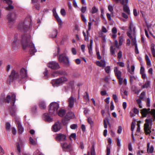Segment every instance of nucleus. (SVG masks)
Wrapping results in <instances>:
<instances>
[{"label": "nucleus", "mask_w": 155, "mask_h": 155, "mask_svg": "<svg viewBox=\"0 0 155 155\" xmlns=\"http://www.w3.org/2000/svg\"><path fill=\"white\" fill-rule=\"evenodd\" d=\"M59 107V104L56 102L51 103L48 106L49 115L45 114V116H49V115L55 116L57 114V110Z\"/></svg>", "instance_id": "f03ea898"}, {"label": "nucleus", "mask_w": 155, "mask_h": 155, "mask_svg": "<svg viewBox=\"0 0 155 155\" xmlns=\"http://www.w3.org/2000/svg\"><path fill=\"white\" fill-rule=\"evenodd\" d=\"M15 119L18 126L19 133L21 134L24 131V128L22 127L19 120L18 119L17 117L15 118Z\"/></svg>", "instance_id": "2eb2a0df"}, {"label": "nucleus", "mask_w": 155, "mask_h": 155, "mask_svg": "<svg viewBox=\"0 0 155 155\" xmlns=\"http://www.w3.org/2000/svg\"><path fill=\"white\" fill-rule=\"evenodd\" d=\"M107 124H108L109 126H110V124L108 119L107 118H106V119L104 120V125L105 128H107Z\"/></svg>", "instance_id": "bb28decb"}, {"label": "nucleus", "mask_w": 155, "mask_h": 155, "mask_svg": "<svg viewBox=\"0 0 155 155\" xmlns=\"http://www.w3.org/2000/svg\"><path fill=\"white\" fill-rule=\"evenodd\" d=\"M110 67L109 66H107V67H106L105 68V72L108 73H109L110 71Z\"/></svg>", "instance_id": "338daca9"}, {"label": "nucleus", "mask_w": 155, "mask_h": 155, "mask_svg": "<svg viewBox=\"0 0 155 155\" xmlns=\"http://www.w3.org/2000/svg\"><path fill=\"white\" fill-rule=\"evenodd\" d=\"M68 79L65 77H62L53 80L51 83L54 86H56L59 84L62 83L67 81Z\"/></svg>", "instance_id": "20e7f679"}, {"label": "nucleus", "mask_w": 155, "mask_h": 155, "mask_svg": "<svg viewBox=\"0 0 155 155\" xmlns=\"http://www.w3.org/2000/svg\"><path fill=\"white\" fill-rule=\"evenodd\" d=\"M28 28V25L25 24L24 22L20 23L18 27V31H26Z\"/></svg>", "instance_id": "6e6552de"}, {"label": "nucleus", "mask_w": 155, "mask_h": 155, "mask_svg": "<svg viewBox=\"0 0 155 155\" xmlns=\"http://www.w3.org/2000/svg\"><path fill=\"white\" fill-rule=\"evenodd\" d=\"M87 35H86L84 31H83V34L84 36L85 40L86 41H88L89 39H88V35L89 34V33L88 32V31H87Z\"/></svg>", "instance_id": "2f4dec72"}, {"label": "nucleus", "mask_w": 155, "mask_h": 155, "mask_svg": "<svg viewBox=\"0 0 155 155\" xmlns=\"http://www.w3.org/2000/svg\"><path fill=\"white\" fill-rule=\"evenodd\" d=\"M123 41V39L122 36H120L119 37V44L120 45H122Z\"/></svg>", "instance_id": "864d4df0"}, {"label": "nucleus", "mask_w": 155, "mask_h": 155, "mask_svg": "<svg viewBox=\"0 0 155 155\" xmlns=\"http://www.w3.org/2000/svg\"><path fill=\"white\" fill-rule=\"evenodd\" d=\"M15 97L16 96L15 94H13L11 96V98L10 95H8L7 96L6 99H4V100L7 103H9L11 100H11L12 101V106H14L15 101Z\"/></svg>", "instance_id": "9b49d317"}, {"label": "nucleus", "mask_w": 155, "mask_h": 155, "mask_svg": "<svg viewBox=\"0 0 155 155\" xmlns=\"http://www.w3.org/2000/svg\"><path fill=\"white\" fill-rule=\"evenodd\" d=\"M117 64L121 67H124V63L123 62H118L117 63Z\"/></svg>", "instance_id": "5fc2aeb1"}, {"label": "nucleus", "mask_w": 155, "mask_h": 155, "mask_svg": "<svg viewBox=\"0 0 155 155\" xmlns=\"http://www.w3.org/2000/svg\"><path fill=\"white\" fill-rule=\"evenodd\" d=\"M117 145L119 147H120L121 146L120 140L118 138H117Z\"/></svg>", "instance_id": "0e129e2a"}, {"label": "nucleus", "mask_w": 155, "mask_h": 155, "mask_svg": "<svg viewBox=\"0 0 155 155\" xmlns=\"http://www.w3.org/2000/svg\"><path fill=\"white\" fill-rule=\"evenodd\" d=\"M30 38L31 36L29 35L24 34L21 36L20 42L23 49H25L27 47H29L30 48V54L32 55H34L37 50L34 45L31 42Z\"/></svg>", "instance_id": "f257e3e1"}, {"label": "nucleus", "mask_w": 155, "mask_h": 155, "mask_svg": "<svg viewBox=\"0 0 155 155\" xmlns=\"http://www.w3.org/2000/svg\"><path fill=\"white\" fill-rule=\"evenodd\" d=\"M102 62V63L99 61H97L96 62L97 65L100 67H104L105 66V62L104 60H101Z\"/></svg>", "instance_id": "5701e85b"}, {"label": "nucleus", "mask_w": 155, "mask_h": 155, "mask_svg": "<svg viewBox=\"0 0 155 155\" xmlns=\"http://www.w3.org/2000/svg\"><path fill=\"white\" fill-rule=\"evenodd\" d=\"M122 57V52L121 51H119L118 53V58L119 59L121 58Z\"/></svg>", "instance_id": "052dcab7"}, {"label": "nucleus", "mask_w": 155, "mask_h": 155, "mask_svg": "<svg viewBox=\"0 0 155 155\" xmlns=\"http://www.w3.org/2000/svg\"><path fill=\"white\" fill-rule=\"evenodd\" d=\"M54 15L55 17V18L56 19L59 24L60 25H61L62 24V21L61 19L58 16L57 14V13H56V14H55L54 13Z\"/></svg>", "instance_id": "c756f323"}, {"label": "nucleus", "mask_w": 155, "mask_h": 155, "mask_svg": "<svg viewBox=\"0 0 155 155\" xmlns=\"http://www.w3.org/2000/svg\"><path fill=\"white\" fill-rule=\"evenodd\" d=\"M110 52L112 55L114 56V57L116 56V55L114 49L113 48V47L112 46H111L110 47Z\"/></svg>", "instance_id": "f704fd0d"}, {"label": "nucleus", "mask_w": 155, "mask_h": 155, "mask_svg": "<svg viewBox=\"0 0 155 155\" xmlns=\"http://www.w3.org/2000/svg\"><path fill=\"white\" fill-rule=\"evenodd\" d=\"M135 123V122H133L131 124V129L132 131H133L134 129Z\"/></svg>", "instance_id": "13d9d810"}, {"label": "nucleus", "mask_w": 155, "mask_h": 155, "mask_svg": "<svg viewBox=\"0 0 155 155\" xmlns=\"http://www.w3.org/2000/svg\"><path fill=\"white\" fill-rule=\"evenodd\" d=\"M114 72L117 78H121V72L116 67L114 68Z\"/></svg>", "instance_id": "a211bd4d"}, {"label": "nucleus", "mask_w": 155, "mask_h": 155, "mask_svg": "<svg viewBox=\"0 0 155 155\" xmlns=\"http://www.w3.org/2000/svg\"><path fill=\"white\" fill-rule=\"evenodd\" d=\"M132 112H133L135 114H138L139 113V111L135 107L134 108L132 111Z\"/></svg>", "instance_id": "37998d69"}, {"label": "nucleus", "mask_w": 155, "mask_h": 155, "mask_svg": "<svg viewBox=\"0 0 155 155\" xmlns=\"http://www.w3.org/2000/svg\"><path fill=\"white\" fill-rule=\"evenodd\" d=\"M27 76V70L24 68H21L20 71V73L19 74V79L25 78Z\"/></svg>", "instance_id": "4468645a"}, {"label": "nucleus", "mask_w": 155, "mask_h": 155, "mask_svg": "<svg viewBox=\"0 0 155 155\" xmlns=\"http://www.w3.org/2000/svg\"><path fill=\"white\" fill-rule=\"evenodd\" d=\"M98 11V9L95 7H94L92 8V13L94 14L96 13Z\"/></svg>", "instance_id": "de8ad7c7"}, {"label": "nucleus", "mask_w": 155, "mask_h": 155, "mask_svg": "<svg viewBox=\"0 0 155 155\" xmlns=\"http://www.w3.org/2000/svg\"><path fill=\"white\" fill-rule=\"evenodd\" d=\"M69 120V119H68V117H64L62 120V122L64 124H66Z\"/></svg>", "instance_id": "e433bc0d"}, {"label": "nucleus", "mask_w": 155, "mask_h": 155, "mask_svg": "<svg viewBox=\"0 0 155 155\" xmlns=\"http://www.w3.org/2000/svg\"><path fill=\"white\" fill-rule=\"evenodd\" d=\"M57 114L59 116H64L66 114V110L64 109L61 108L57 111Z\"/></svg>", "instance_id": "6ab92c4d"}, {"label": "nucleus", "mask_w": 155, "mask_h": 155, "mask_svg": "<svg viewBox=\"0 0 155 155\" xmlns=\"http://www.w3.org/2000/svg\"><path fill=\"white\" fill-rule=\"evenodd\" d=\"M61 128V123L58 121L56 122L52 126V130L54 132L59 131Z\"/></svg>", "instance_id": "1a4fd4ad"}, {"label": "nucleus", "mask_w": 155, "mask_h": 155, "mask_svg": "<svg viewBox=\"0 0 155 155\" xmlns=\"http://www.w3.org/2000/svg\"><path fill=\"white\" fill-rule=\"evenodd\" d=\"M145 95V93L144 91L142 92L140 95L139 98L142 100L144 99V97Z\"/></svg>", "instance_id": "58836bf2"}, {"label": "nucleus", "mask_w": 155, "mask_h": 155, "mask_svg": "<svg viewBox=\"0 0 155 155\" xmlns=\"http://www.w3.org/2000/svg\"><path fill=\"white\" fill-rule=\"evenodd\" d=\"M140 113L142 115V116H146V115L149 114L146 108H143L140 110Z\"/></svg>", "instance_id": "393cba45"}, {"label": "nucleus", "mask_w": 155, "mask_h": 155, "mask_svg": "<svg viewBox=\"0 0 155 155\" xmlns=\"http://www.w3.org/2000/svg\"><path fill=\"white\" fill-rule=\"evenodd\" d=\"M48 66L52 69H57L60 68L58 64L54 61L50 62L48 64Z\"/></svg>", "instance_id": "9d476101"}, {"label": "nucleus", "mask_w": 155, "mask_h": 155, "mask_svg": "<svg viewBox=\"0 0 155 155\" xmlns=\"http://www.w3.org/2000/svg\"><path fill=\"white\" fill-rule=\"evenodd\" d=\"M70 127L72 129L74 130L78 127V126L77 124H73L70 126Z\"/></svg>", "instance_id": "3c124183"}, {"label": "nucleus", "mask_w": 155, "mask_h": 155, "mask_svg": "<svg viewBox=\"0 0 155 155\" xmlns=\"http://www.w3.org/2000/svg\"><path fill=\"white\" fill-rule=\"evenodd\" d=\"M19 41L18 40H16L12 42L11 45L12 48L15 49L18 48V46L19 45Z\"/></svg>", "instance_id": "aec40b11"}, {"label": "nucleus", "mask_w": 155, "mask_h": 155, "mask_svg": "<svg viewBox=\"0 0 155 155\" xmlns=\"http://www.w3.org/2000/svg\"><path fill=\"white\" fill-rule=\"evenodd\" d=\"M15 17L16 14L15 13L8 14L7 16L8 22L10 23L13 22L15 21Z\"/></svg>", "instance_id": "dca6fc26"}, {"label": "nucleus", "mask_w": 155, "mask_h": 155, "mask_svg": "<svg viewBox=\"0 0 155 155\" xmlns=\"http://www.w3.org/2000/svg\"><path fill=\"white\" fill-rule=\"evenodd\" d=\"M150 82L149 81H147L145 83V84L143 85L141 87L143 89L144 88H147L149 87L150 85Z\"/></svg>", "instance_id": "c9c22d12"}, {"label": "nucleus", "mask_w": 155, "mask_h": 155, "mask_svg": "<svg viewBox=\"0 0 155 155\" xmlns=\"http://www.w3.org/2000/svg\"><path fill=\"white\" fill-rule=\"evenodd\" d=\"M113 98L114 101L115 102H117L118 101V99L117 97L116 94H114L113 95Z\"/></svg>", "instance_id": "603ef678"}, {"label": "nucleus", "mask_w": 155, "mask_h": 155, "mask_svg": "<svg viewBox=\"0 0 155 155\" xmlns=\"http://www.w3.org/2000/svg\"><path fill=\"white\" fill-rule=\"evenodd\" d=\"M117 29L115 27H114L112 29V32L113 34L117 33Z\"/></svg>", "instance_id": "e2e57ef3"}, {"label": "nucleus", "mask_w": 155, "mask_h": 155, "mask_svg": "<svg viewBox=\"0 0 155 155\" xmlns=\"http://www.w3.org/2000/svg\"><path fill=\"white\" fill-rule=\"evenodd\" d=\"M86 95L84 97V99L86 100V101L89 102V98L88 94L87 92H86Z\"/></svg>", "instance_id": "49530a36"}, {"label": "nucleus", "mask_w": 155, "mask_h": 155, "mask_svg": "<svg viewBox=\"0 0 155 155\" xmlns=\"http://www.w3.org/2000/svg\"><path fill=\"white\" fill-rule=\"evenodd\" d=\"M135 31V27L132 23H130L127 32V36H128V35H129L128 34H129L132 37L136 36Z\"/></svg>", "instance_id": "423d86ee"}, {"label": "nucleus", "mask_w": 155, "mask_h": 155, "mask_svg": "<svg viewBox=\"0 0 155 155\" xmlns=\"http://www.w3.org/2000/svg\"><path fill=\"white\" fill-rule=\"evenodd\" d=\"M87 121L88 123L91 125H92L93 124V121L92 120L91 118L90 117H89L87 119Z\"/></svg>", "instance_id": "4d7b16f0"}, {"label": "nucleus", "mask_w": 155, "mask_h": 155, "mask_svg": "<svg viewBox=\"0 0 155 155\" xmlns=\"http://www.w3.org/2000/svg\"><path fill=\"white\" fill-rule=\"evenodd\" d=\"M43 119L45 122L49 123L52 122L53 120L51 117H43Z\"/></svg>", "instance_id": "a878e982"}, {"label": "nucleus", "mask_w": 155, "mask_h": 155, "mask_svg": "<svg viewBox=\"0 0 155 155\" xmlns=\"http://www.w3.org/2000/svg\"><path fill=\"white\" fill-rule=\"evenodd\" d=\"M57 35V30L56 29H54L53 30L52 34L50 35V36L52 38H56Z\"/></svg>", "instance_id": "72a5a7b5"}, {"label": "nucleus", "mask_w": 155, "mask_h": 155, "mask_svg": "<svg viewBox=\"0 0 155 155\" xmlns=\"http://www.w3.org/2000/svg\"><path fill=\"white\" fill-rule=\"evenodd\" d=\"M29 141L30 143L33 145H35V141L33 140V138L31 137H30L29 138Z\"/></svg>", "instance_id": "bf43d9fd"}, {"label": "nucleus", "mask_w": 155, "mask_h": 155, "mask_svg": "<svg viewBox=\"0 0 155 155\" xmlns=\"http://www.w3.org/2000/svg\"><path fill=\"white\" fill-rule=\"evenodd\" d=\"M6 130H9L11 127V125L9 123L7 122L5 124Z\"/></svg>", "instance_id": "a19ab883"}, {"label": "nucleus", "mask_w": 155, "mask_h": 155, "mask_svg": "<svg viewBox=\"0 0 155 155\" xmlns=\"http://www.w3.org/2000/svg\"><path fill=\"white\" fill-rule=\"evenodd\" d=\"M55 139L58 141H64L66 140V137L65 135L62 134H56Z\"/></svg>", "instance_id": "ddd939ff"}, {"label": "nucleus", "mask_w": 155, "mask_h": 155, "mask_svg": "<svg viewBox=\"0 0 155 155\" xmlns=\"http://www.w3.org/2000/svg\"><path fill=\"white\" fill-rule=\"evenodd\" d=\"M128 34L129 35H128V37H129L131 39L132 45H134L135 46H136V45H137L136 43V36L132 37L130 36V34Z\"/></svg>", "instance_id": "b1692460"}, {"label": "nucleus", "mask_w": 155, "mask_h": 155, "mask_svg": "<svg viewBox=\"0 0 155 155\" xmlns=\"http://www.w3.org/2000/svg\"><path fill=\"white\" fill-rule=\"evenodd\" d=\"M87 10V7L86 6H82L81 9V11L82 13H84Z\"/></svg>", "instance_id": "c03bdc74"}, {"label": "nucleus", "mask_w": 155, "mask_h": 155, "mask_svg": "<svg viewBox=\"0 0 155 155\" xmlns=\"http://www.w3.org/2000/svg\"><path fill=\"white\" fill-rule=\"evenodd\" d=\"M88 50H89V53L90 54H91L92 53V46H88Z\"/></svg>", "instance_id": "774afa93"}, {"label": "nucleus", "mask_w": 155, "mask_h": 155, "mask_svg": "<svg viewBox=\"0 0 155 155\" xmlns=\"http://www.w3.org/2000/svg\"><path fill=\"white\" fill-rule=\"evenodd\" d=\"M4 2H5L6 3H7L8 5H9V4H12V1L11 0H3Z\"/></svg>", "instance_id": "69168bd1"}, {"label": "nucleus", "mask_w": 155, "mask_h": 155, "mask_svg": "<svg viewBox=\"0 0 155 155\" xmlns=\"http://www.w3.org/2000/svg\"><path fill=\"white\" fill-rule=\"evenodd\" d=\"M81 18L82 19V21L86 24L87 23V20L85 18V17H84V15L82 14H81Z\"/></svg>", "instance_id": "a18cd8bd"}, {"label": "nucleus", "mask_w": 155, "mask_h": 155, "mask_svg": "<svg viewBox=\"0 0 155 155\" xmlns=\"http://www.w3.org/2000/svg\"><path fill=\"white\" fill-rule=\"evenodd\" d=\"M60 12L63 16H65L66 15L65 11L64 9H62L61 10Z\"/></svg>", "instance_id": "680f3d73"}, {"label": "nucleus", "mask_w": 155, "mask_h": 155, "mask_svg": "<svg viewBox=\"0 0 155 155\" xmlns=\"http://www.w3.org/2000/svg\"><path fill=\"white\" fill-rule=\"evenodd\" d=\"M91 155H95V153L94 150V147L93 146L92 147V149L91 150ZM84 155H90V152L89 151L87 153V154H84Z\"/></svg>", "instance_id": "473e14b6"}, {"label": "nucleus", "mask_w": 155, "mask_h": 155, "mask_svg": "<svg viewBox=\"0 0 155 155\" xmlns=\"http://www.w3.org/2000/svg\"><path fill=\"white\" fill-rule=\"evenodd\" d=\"M61 146L63 150L67 151H69L72 149V146L70 144H68L65 142L61 143Z\"/></svg>", "instance_id": "f8f14e48"}, {"label": "nucleus", "mask_w": 155, "mask_h": 155, "mask_svg": "<svg viewBox=\"0 0 155 155\" xmlns=\"http://www.w3.org/2000/svg\"><path fill=\"white\" fill-rule=\"evenodd\" d=\"M17 78L19 79V74L15 70H12L11 74L9 76L8 78V81H9V82H10L13 81L14 80Z\"/></svg>", "instance_id": "0eeeda50"}, {"label": "nucleus", "mask_w": 155, "mask_h": 155, "mask_svg": "<svg viewBox=\"0 0 155 155\" xmlns=\"http://www.w3.org/2000/svg\"><path fill=\"white\" fill-rule=\"evenodd\" d=\"M39 107L41 109H45L46 106L45 103L43 101H40L39 102Z\"/></svg>", "instance_id": "4be33fe9"}, {"label": "nucleus", "mask_w": 155, "mask_h": 155, "mask_svg": "<svg viewBox=\"0 0 155 155\" xmlns=\"http://www.w3.org/2000/svg\"><path fill=\"white\" fill-rule=\"evenodd\" d=\"M67 74L66 72L63 70L54 71L52 74V75L54 77L57 76L59 75H66Z\"/></svg>", "instance_id": "f3484780"}, {"label": "nucleus", "mask_w": 155, "mask_h": 155, "mask_svg": "<svg viewBox=\"0 0 155 155\" xmlns=\"http://www.w3.org/2000/svg\"><path fill=\"white\" fill-rule=\"evenodd\" d=\"M154 44L153 43L151 45L150 49L152 54L155 53V49L154 48Z\"/></svg>", "instance_id": "4c0bfd02"}, {"label": "nucleus", "mask_w": 155, "mask_h": 155, "mask_svg": "<svg viewBox=\"0 0 155 155\" xmlns=\"http://www.w3.org/2000/svg\"><path fill=\"white\" fill-rule=\"evenodd\" d=\"M152 120L150 119H147L145 120L144 124V130L147 135L149 134L151 132L150 129L151 128Z\"/></svg>", "instance_id": "7ed1b4c3"}, {"label": "nucleus", "mask_w": 155, "mask_h": 155, "mask_svg": "<svg viewBox=\"0 0 155 155\" xmlns=\"http://www.w3.org/2000/svg\"><path fill=\"white\" fill-rule=\"evenodd\" d=\"M147 110L149 114H151V115H153V116H155V109H152L151 111H150V108H148Z\"/></svg>", "instance_id": "7c9ffc66"}, {"label": "nucleus", "mask_w": 155, "mask_h": 155, "mask_svg": "<svg viewBox=\"0 0 155 155\" xmlns=\"http://www.w3.org/2000/svg\"><path fill=\"white\" fill-rule=\"evenodd\" d=\"M108 9L109 11L111 12V14H113V7L111 5H109L108 6Z\"/></svg>", "instance_id": "79ce46f5"}, {"label": "nucleus", "mask_w": 155, "mask_h": 155, "mask_svg": "<svg viewBox=\"0 0 155 155\" xmlns=\"http://www.w3.org/2000/svg\"><path fill=\"white\" fill-rule=\"evenodd\" d=\"M75 115L74 113L72 111H69L67 114V116H74Z\"/></svg>", "instance_id": "8fccbe9b"}, {"label": "nucleus", "mask_w": 155, "mask_h": 155, "mask_svg": "<svg viewBox=\"0 0 155 155\" xmlns=\"http://www.w3.org/2000/svg\"><path fill=\"white\" fill-rule=\"evenodd\" d=\"M76 137V134L75 133H72L71 134L69 137V139L70 140H71V138H73L75 139Z\"/></svg>", "instance_id": "6e6d98bb"}, {"label": "nucleus", "mask_w": 155, "mask_h": 155, "mask_svg": "<svg viewBox=\"0 0 155 155\" xmlns=\"http://www.w3.org/2000/svg\"><path fill=\"white\" fill-rule=\"evenodd\" d=\"M8 5V6L6 7V9L7 10L10 11L14 9V7L12 5V4H9V5Z\"/></svg>", "instance_id": "ea45409f"}, {"label": "nucleus", "mask_w": 155, "mask_h": 155, "mask_svg": "<svg viewBox=\"0 0 155 155\" xmlns=\"http://www.w3.org/2000/svg\"><path fill=\"white\" fill-rule=\"evenodd\" d=\"M58 60L60 63H63L65 65L69 66V59L65 54H62L59 55Z\"/></svg>", "instance_id": "39448f33"}, {"label": "nucleus", "mask_w": 155, "mask_h": 155, "mask_svg": "<svg viewBox=\"0 0 155 155\" xmlns=\"http://www.w3.org/2000/svg\"><path fill=\"white\" fill-rule=\"evenodd\" d=\"M68 106L70 107H72L74 104V99L72 96H71L68 100Z\"/></svg>", "instance_id": "412c9836"}, {"label": "nucleus", "mask_w": 155, "mask_h": 155, "mask_svg": "<svg viewBox=\"0 0 155 155\" xmlns=\"http://www.w3.org/2000/svg\"><path fill=\"white\" fill-rule=\"evenodd\" d=\"M119 2H120V3L123 5H125V2L126 4H127L128 3V0H125V2L124 0H120Z\"/></svg>", "instance_id": "09e8293b"}, {"label": "nucleus", "mask_w": 155, "mask_h": 155, "mask_svg": "<svg viewBox=\"0 0 155 155\" xmlns=\"http://www.w3.org/2000/svg\"><path fill=\"white\" fill-rule=\"evenodd\" d=\"M147 150L148 152H149L150 153H152L153 152V150H154V148L153 146H151L150 148L149 147H150V143H148L147 144Z\"/></svg>", "instance_id": "c85d7f7f"}, {"label": "nucleus", "mask_w": 155, "mask_h": 155, "mask_svg": "<svg viewBox=\"0 0 155 155\" xmlns=\"http://www.w3.org/2000/svg\"><path fill=\"white\" fill-rule=\"evenodd\" d=\"M123 10L127 14H129L130 10L127 4L123 5Z\"/></svg>", "instance_id": "cd10ccee"}]
</instances>
